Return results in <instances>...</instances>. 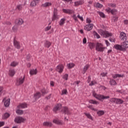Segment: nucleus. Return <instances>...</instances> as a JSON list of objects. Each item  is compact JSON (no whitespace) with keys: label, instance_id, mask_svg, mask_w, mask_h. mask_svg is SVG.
Listing matches in <instances>:
<instances>
[{"label":"nucleus","instance_id":"obj_61","mask_svg":"<svg viewBox=\"0 0 128 128\" xmlns=\"http://www.w3.org/2000/svg\"><path fill=\"white\" fill-rule=\"evenodd\" d=\"M77 17L78 18H79L80 20H82V22L84 20V18H82V16H80V14H78Z\"/></svg>","mask_w":128,"mask_h":128},{"label":"nucleus","instance_id":"obj_39","mask_svg":"<svg viewBox=\"0 0 128 128\" xmlns=\"http://www.w3.org/2000/svg\"><path fill=\"white\" fill-rule=\"evenodd\" d=\"M111 14L113 16H116L118 14V10L116 9H112L111 11Z\"/></svg>","mask_w":128,"mask_h":128},{"label":"nucleus","instance_id":"obj_32","mask_svg":"<svg viewBox=\"0 0 128 128\" xmlns=\"http://www.w3.org/2000/svg\"><path fill=\"white\" fill-rule=\"evenodd\" d=\"M10 66H13V68H14L16 66H18V62L14 61L10 64Z\"/></svg>","mask_w":128,"mask_h":128},{"label":"nucleus","instance_id":"obj_41","mask_svg":"<svg viewBox=\"0 0 128 128\" xmlns=\"http://www.w3.org/2000/svg\"><path fill=\"white\" fill-rule=\"evenodd\" d=\"M16 113L18 114L22 115L24 114V110L18 109L16 110Z\"/></svg>","mask_w":128,"mask_h":128},{"label":"nucleus","instance_id":"obj_37","mask_svg":"<svg viewBox=\"0 0 128 128\" xmlns=\"http://www.w3.org/2000/svg\"><path fill=\"white\" fill-rule=\"evenodd\" d=\"M90 104H100L98 101L94 100H89Z\"/></svg>","mask_w":128,"mask_h":128},{"label":"nucleus","instance_id":"obj_16","mask_svg":"<svg viewBox=\"0 0 128 128\" xmlns=\"http://www.w3.org/2000/svg\"><path fill=\"white\" fill-rule=\"evenodd\" d=\"M114 48L117 50H124L122 48V45H120L118 44H115L114 46Z\"/></svg>","mask_w":128,"mask_h":128},{"label":"nucleus","instance_id":"obj_9","mask_svg":"<svg viewBox=\"0 0 128 128\" xmlns=\"http://www.w3.org/2000/svg\"><path fill=\"white\" fill-rule=\"evenodd\" d=\"M61 112L63 114H72V112L70 111L68 107H64Z\"/></svg>","mask_w":128,"mask_h":128},{"label":"nucleus","instance_id":"obj_52","mask_svg":"<svg viewBox=\"0 0 128 128\" xmlns=\"http://www.w3.org/2000/svg\"><path fill=\"white\" fill-rule=\"evenodd\" d=\"M93 32H94V36H96L97 38H100V36L98 35V32H96V31H94Z\"/></svg>","mask_w":128,"mask_h":128},{"label":"nucleus","instance_id":"obj_58","mask_svg":"<svg viewBox=\"0 0 128 128\" xmlns=\"http://www.w3.org/2000/svg\"><path fill=\"white\" fill-rule=\"evenodd\" d=\"M2 90H4V88L0 86V96L2 94Z\"/></svg>","mask_w":128,"mask_h":128},{"label":"nucleus","instance_id":"obj_25","mask_svg":"<svg viewBox=\"0 0 128 128\" xmlns=\"http://www.w3.org/2000/svg\"><path fill=\"white\" fill-rule=\"evenodd\" d=\"M50 46H52V43L48 40H46L45 43H44V46H46V48H50Z\"/></svg>","mask_w":128,"mask_h":128},{"label":"nucleus","instance_id":"obj_5","mask_svg":"<svg viewBox=\"0 0 128 128\" xmlns=\"http://www.w3.org/2000/svg\"><path fill=\"white\" fill-rule=\"evenodd\" d=\"M24 78H26V76H24V77H20L18 78L16 80V86H20V84H22L23 82H24Z\"/></svg>","mask_w":128,"mask_h":128},{"label":"nucleus","instance_id":"obj_33","mask_svg":"<svg viewBox=\"0 0 128 128\" xmlns=\"http://www.w3.org/2000/svg\"><path fill=\"white\" fill-rule=\"evenodd\" d=\"M97 114L98 116H104V111L98 110L97 112Z\"/></svg>","mask_w":128,"mask_h":128},{"label":"nucleus","instance_id":"obj_29","mask_svg":"<svg viewBox=\"0 0 128 128\" xmlns=\"http://www.w3.org/2000/svg\"><path fill=\"white\" fill-rule=\"evenodd\" d=\"M124 101L120 98H117V102L116 104H124Z\"/></svg>","mask_w":128,"mask_h":128},{"label":"nucleus","instance_id":"obj_22","mask_svg":"<svg viewBox=\"0 0 128 128\" xmlns=\"http://www.w3.org/2000/svg\"><path fill=\"white\" fill-rule=\"evenodd\" d=\"M60 18V16L58 15V14H53V16L52 17V22H54L56 20H58Z\"/></svg>","mask_w":128,"mask_h":128},{"label":"nucleus","instance_id":"obj_15","mask_svg":"<svg viewBox=\"0 0 128 128\" xmlns=\"http://www.w3.org/2000/svg\"><path fill=\"white\" fill-rule=\"evenodd\" d=\"M62 108V104H57L53 108V112H56L58 110H60Z\"/></svg>","mask_w":128,"mask_h":128},{"label":"nucleus","instance_id":"obj_26","mask_svg":"<svg viewBox=\"0 0 128 128\" xmlns=\"http://www.w3.org/2000/svg\"><path fill=\"white\" fill-rule=\"evenodd\" d=\"M112 77L114 79L117 78H124V74H115L112 75Z\"/></svg>","mask_w":128,"mask_h":128},{"label":"nucleus","instance_id":"obj_4","mask_svg":"<svg viewBox=\"0 0 128 128\" xmlns=\"http://www.w3.org/2000/svg\"><path fill=\"white\" fill-rule=\"evenodd\" d=\"M26 120V119L22 116H16L15 118L14 122H16V124H22V122H24Z\"/></svg>","mask_w":128,"mask_h":128},{"label":"nucleus","instance_id":"obj_24","mask_svg":"<svg viewBox=\"0 0 128 128\" xmlns=\"http://www.w3.org/2000/svg\"><path fill=\"white\" fill-rule=\"evenodd\" d=\"M30 74L31 76H34V74H38V70L36 69H33L30 70Z\"/></svg>","mask_w":128,"mask_h":128},{"label":"nucleus","instance_id":"obj_64","mask_svg":"<svg viewBox=\"0 0 128 128\" xmlns=\"http://www.w3.org/2000/svg\"><path fill=\"white\" fill-rule=\"evenodd\" d=\"M124 24H128V20H126L124 21Z\"/></svg>","mask_w":128,"mask_h":128},{"label":"nucleus","instance_id":"obj_59","mask_svg":"<svg viewBox=\"0 0 128 128\" xmlns=\"http://www.w3.org/2000/svg\"><path fill=\"white\" fill-rule=\"evenodd\" d=\"M63 2H70V4H72V0H62Z\"/></svg>","mask_w":128,"mask_h":128},{"label":"nucleus","instance_id":"obj_46","mask_svg":"<svg viewBox=\"0 0 128 128\" xmlns=\"http://www.w3.org/2000/svg\"><path fill=\"white\" fill-rule=\"evenodd\" d=\"M108 6H111V8H116V4H108Z\"/></svg>","mask_w":128,"mask_h":128},{"label":"nucleus","instance_id":"obj_8","mask_svg":"<svg viewBox=\"0 0 128 128\" xmlns=\"http://www.w3.org/2000/svg\"><path fill=\"white\" fill-rule=\"evenodd\" d=\"M120 38L122 40L126 42L128 37H126V34L124 32H121L120 34Z\"/></svg>","mask_w":128,"mask_h":128},{"label":"nucleus","instance_id":"obj_28","mask_svg":"<svg viewBox=\"0 0 128 128\" xmlns=\"http://www.w3.org/2000/svg\"><path fill=\"white\" fill-rule=\"evenodd\" d=\"M117 100H118V98H113L110 99V102H112L114 104H116Z\"/></svg>","mask_w":128,"mask_h":128},{"label":"nucleus","instance_id":"obj_48","mask_svg":"<svg viewBox=\"0 0 128 128\" xmlns=\"http://www.w3.org/2000/svg\"><path fill=\"white\" fill-rule=\"evenodd\" d=\"M88 108H90V110H94V112H96L98 110L94 108L92 105L88 106Z\"/></svg>","mask_w":128,"mask_h":128},{"label":"nucleus","instance_id":"obj_19","mask_svg":"<svg viewBox=\"0 0 128 128\" xmlns=\"http://www.w3.org/2000/svg\"><path fill=\"white\" fill-rule=\"evenodd\" d=\"M52 6V2H46L42 4L41 6L42 8H48V6Z\"/></svg>","mask_w":128,"mask_h":128},{"label":"nucleus","instance_id":"obj_34","mask_svg":"<svg viewBox=\"0 0 128 128\" xmlns=\"http://www.w3.org/2000/svg\"><path fill=\"white\" fill-rule=\"evenodd\" d=\"M110 84L111 86H116V82L114 79H111L110 81Z\"/></svg>","mask_w":128,"mask_h":128},{"label":"nucleus","instance_id":"obj_14","mask_svg":"<svg viewBox=\"0 0 128 128\" xmlns=\"http://www.w3.org/2000/svg\"><path fill=\"white\" fill-rule=\"evenodd\" d=\"M121 46H122L124 50H126V48H128V42L124 41V42L121 44Z\"/></svg>","mask_w":128,"mask_h":128},{"label":"nucleus","instance_id":"obj_45","mask_svg":"<svg viewBox=\"0 0 128 128\" xmlns=\"http://www.w3.org/2000/svg\"><path fill=\"white\" fill-rule=\"evenodd\" d=\"M118 17L114 16L112 18V22H118Z\"/></svg>","mask_w":128,"mask_h":128},{"label":"nucleus","instance_id":"obj_55","mask_svg":"<svg viewBox=\"0 0 128 128\" xmlns=\"http://www.w3.org/2000/svg\"><path fill=\"white\" fill-rule=\"evenodd\" d=\"M72 18H73L74 20H76V22H78V17H76V14H74V16H72Z\"/></svg>","mask_w":128,"mask_h":128},{"label":"nucleus","instance_id":"obj_23","mask_svg":"<svg viewBox=\"0 0 128 128\" xmlns=\"http://www.w3.org/2000/svg\"><path fill=\"white\" fill-rule=\"evenodd\" d=\"M53 122H54V124H60V125H61V126H62V124H64L61 120H54Z\"/></svg>","mask_w":128,"mask_h":128},{"label":"nucleus","instance_id":"obj_40","mask_svg":"<svg viewBox=\"0 0 128 128\" xmlns=\"http://www.w3.org/2000/svg\"><path fill=\"white\" fill-rule=\"evenodd\" d=\"M67 66H68V68H69V70L70 68H74V64L70 63L68 64H67Z\"/></svg>","mask_w":128,"mask_h":128},{"label":"nucleus","instance_id":"obj_13","mask_svg":"<svg viewBox=\"0 0 128 128\" xmlns=\"http://www.w3.org/2000/svg\"><path fill=\"white\" fill-rule=\"evenodd\" d=\"M62 12L64 14H72L74 12L72 10L70 9H63Z\"/></svg>","mask_w":128,"mask_h":128},{"label":"nucleus","instance_id":"obj_11","mask_svg":"<svg viewBox=\"0 0 128 128\" xmlns=\"http://www.w3.org/2000/svg\"><path fill=\"white\" fill-rule=\"evenodd\" d=\"M15 24H18V26H22L24 24V20L22 18H19L15 20Z\"/></svg>","mask_w":128,"mask_h":128},{"label":"nucleus","instance_id":"obj_54","mask_svg":"<svg viewBox=\"0 0 128 128\" xmlns=\"http://www.w3.org/2000/svg\"><path fill=\"white\" fill-rule=\"evenodd\" d=\"M106 74H108V72H106V73L102 72L100 74V76H102V78H104V76H106Z\"/></svg>","mask_w":128,"mask_h":128},{"label":"nucleus","instance_id":"obj_2","mask_svg":"<svg viewBox=\"0 0 128 128\" xmlns=\"http://www.w3.org/2000/svg\"><path fill=\"white\" fill-rule=\"evenodd\" d=\"M105 49L106 47H104V45L102 44L97 42L96 44V52H102Z\"/></svg>","mask_w":128,"mask_h":128},{"label":"nucleus","instance_id":"obj_62","mask_svg":"<svg viewBox=\"0 0 128 128\" xmlns=\"http://www.w3.org/2000/svg\"><path fill=\"white\" fill-rule=\"evenodd\" d=\"M4 126V122H0V128Z\"/></svg>","mask_w":128,"mask_h":128},{"label":"nucleus","instance_id":"obj_43","mask_svg":"<svg viewBox=\"0 0 128 128\" xmlns=\"http://www.w3.org/2000/svg\"><path fill=\"white\" fill-rule=\"evenodd\" d=\"M88 46H89V47L90 48V50H92V48H94L96 45H94V43L90 42V43H89Z\"/></svg>","mask_w":128,"mask_h":128},{"label":"nucleus","instance_id":"obj_56","mask_svg":"<svg viewBox=\"0 0 128 128\" xmlns=\"http://www.w3.org/2000/svg\"><path fill=\"white\" fill-rule=\"evenodd\" d=\"M53 14H58V9L56 8H54Z\"/></svg>","mask_w":128,"mask_h":128},{"label":"nucleus","instance_id":"obj_27","mask_svg":"<svg viewBox=\"0 0 128 128\" xmlns=\"http://www.w3.org/2000/svg\"><path fill=\"white\" fill-rule=\"evenodd\" d=\"M16 74V72H14V70H9V75L10 76H14Z\"/></svg>","mask_w":128,"mask_h":128},{"label":"nucleus","instance_id":"obj_3","mask_svg":"<svg viewBox=\"0 0 128 128\" xmlns=\"http://www.w3.org/2000/svg\"><path fill=\"white\" fill-rule=\"evenodd\" d=\"M100 33L101 36H102L104 38H110V36H112V34L109 32L108 31L100 30Z\"/></svg>","mask_w":128,"mask_h":128},{"label":"nucleus","instance_id":"obj_60","mask_svg":"<svg viewBox=\"0 0 128 128\" xmlns=\"http://www.w3.org/2000/svg\"><path fill=\"white\" fill-rule=\"evenodd\" d=\"M52 98V94H50L48 96L45 97V100H50Z\"/></svg>","mask_w":128,"mask_h":128},{"label":"nucleus","instance_id":"obj_1","mask_svg":"<svg viewBox=\"0 0 128 128\" xmlns=\"http://www.w3.org/2000/svg\"><path fill=\"white\" fill-rule=\"evenodd\" d=\"M92 96H94V98H96L98 100H100V102H104V100L110 98V96H104L100 94H98L94 91L92 92Z\"/></svg>","mask_w":128,"mask_h":128},{"label":"nucleus","instance_id":"obj_35","mask_svg":"<svg viewBox=\"0 0 128 128\" xmlns=\"http://www.w3.org/2000/svg\"><path fill=\"white\" fill-rule=\"evenodd\" d=\"M66 22V18H63L61 19L60 21L59 24L60 26H64V22Z\"/></svg>","mask_w":128,"mask_h":128},{"label":"nucleus","instance_id":"obj_53","mask_svg":"<svg viewBox=\"0 0 128 128\" xmlns=\"http://www.w3.org/2000/svg\"><path fill=\"white\" fill-rule=\"evenodd\" d=\"M106 11L108 13V14H112V9L110 8H108V9H106Z\"/></svg>","mask_w":128,"mask_h":128},{"label":"nucleus","instance_id":"obj_12","mask_svg":"<svg viewBox=\"0 0 128 128\" xmlns=\"http://www.w3.org/2000/svg\"><path fill=\"white\" fill-rule=\"evenodd\" d=\"M64 68V65H62V64H60L57 66L56 70L57 72L61 74V72H63Z\"/></svg>","mask_w":128,"mask_h":128},{"label":"nucleus","instance_id":"obj_63","mask_svg":"<svg viewBox=\"0 0 128 128\" xmlns=\"http://www.w3.org/2000/svg\"><path fill=\"white\" fill-rule=\"evenodd\" d=\"M83 44H86V38H84L82 41Z\"/></svg>","mask_w":128,"mask_h":128},{"label":"nucleus","instance_id":"obj_51","mask_svg":"<svg viewBox=\"0 0 128 128\" xmlns=\"http://www.w3.org/2000/svg\"><path fill=\"white\" fill-rule=\"evenodd\" d=\"M63 78L65 80H68V74H65Z\"/></svg>","mask_w":128,"mask_h":128},{"label":"nucleus","instance_id":"obj_36","mask_svg":"<svg viewBox=\"0 0 128 128\" xmlns=\"http://www.w3.org/2000/svg\"><path fill=\"white\" fill-rule=\"evenodd\" d=\"M41 92L42 94V96H44V94H48V91H46V89L43 88L41 90Z\"/></svg>","mask_w":128,"mask_h":128},{"label":"nucleus","instance_id":"obj_30","mask_svg":"<svg viewBox=\"0 0 128 128\" xmlns=\"http://www.w3.org/2000/svg\"><path fill=\"white\" fill-rule=\"evenodd\" d=\"M34 96L36 98H40L42 96V94L40 92H38L34 94Z\"/></svg>","mask_w":128,"mask_h":128},{"label":"nucleus","instance_id":"obj_17","mask_svg":"<svg viewBox=\"0 0 128 128\" xmlns=\"http://www.w3.org/2000/svg\"><path fill=\"white\" fill-rule=\"evenodd\" d=\"M17 108H28V104L26 103L20 104Z\"/></svg>","mask_w":128,"mask_h":128},{"label":"nucleus","instance_id":"obj_10","mask_svg":"<svg viewBox=\"0 0 128 128\" xmlns=\"http://www.w3.org/2000/svg\"><path fill=\"white\" fill-rule=\"evenodd\" d=\"M94 24H87L84 26V30H87L88 32H90V30H92Z\"/></svg>","mask_w":128,"mask_h":128},{"label":"nucleus","instance_id":"obj_47","mask_svg":"<svg viewBox=\"0 0 128 128\" xmlns=\"http://www.w3.org/2000/svg\"><path fill=\"white\" fill-rule=\"evenodd\" d=\"M88 68H90V66L88 65H86L84 66V74L86 72V70H88Z\"/></svg>","mask_w":128,"mask_h":128},{"label":"nucleus","instance_id":"obj_21","mask_svg":"<svg viewBox=\"0 0 128 128\" xmlns=\"http://www.w3.org/2000/svg\"><path fill=\"white\" fill-rule=\"evenodd\" d=\"M84 0H80V1L75 2H74V6H80L82 4H84Z\"/></svg>","mask_w":128,"mask_h":128},{"label":"nucleus","instance_id":"obj_20","mask_svg":"<svg viewBox=\"0 0 128 128\" xmlns=\"http://www.w3.org/2000/svg\"><path fill=\"white\" fill-rule=\"evenodd\" d=\"M10 116V114L8 112H6L2 116V118L3 120H7Z\"/></svg>","mask_w":128,"mask_h":128},{"label":"nucleus","instance_id":"obj_6","mask_svg":"<svg viewBox=\"0 0 128 128\" xmlns=\"http://www.w3.org/2000/svg\"><path fill=\"white\" fill-rule=\"evenodd\" d=\"M2 102L6 108H8V106H10V98L6 99V98H4L3 99Z\"/></svg>","mask_w":128,"mask_h":128},{"label":"nucleus","instance_id":"obj_44","mask_svg":"<svg viewBox=\"0 0 128 128\" xmlns=\"http://www.w3.org/2000/svg\"><path fill=\"white\" fill-rule=\"evenodd\" d=\"M61 94H62V96L64 94H68V90H66V89L62 90Z\"/></svg>","mask_w":128,"mask_h":128},{"label":"nucleus","instance_id":"obj_50","mask_svg":"<svg viewBox=\"0 0 128 128\" xmlns=\"http://www.w3.org/2000/svg\"><path fill=\"white\" fill-rule=\"evenodd\" d=\"M16 8L18 10H22V6L21 4L18 5L16 6Z\"/></svg>","mask_w":128,"mask_h":128},{"label":"nucleus","instance_id":"obj_18","mask_svg":"<svg viewBox=\"0 0 128 128\" xmlns=\"http://www.w3.org/2000/svg\"><path fill=\"white\" fill-rule=\"evenodd\" d=\"M44 126H48L50 128L52 126V123L48 122H45L43 123Z\"/></svg>","mask_w":128,"mask_h":128},{"label":"nucleus","instance_id":"obj_49","mask_svg":"<svg viewBox=\"0 0 128 128\" xmlns=\"http://www.w3.org/2000/svg\"><path fill=\"white\" fill-rule=\"evenodd\" d=\"M98 14L101 16V18H106L104 14L102 12H98Z\"/></svg>","mask_w":128,"mask_h":128},{"label":"nucleus","instance_id":"obj_42","mask_svg":"<svg viewBox=\"0 0 128 128\" xmlns=\"http://www.w3.org/2000/svg\"><path fill=\"white\" fill-rule=\"evenodd\" d=\"M36 4H38V2H36L35 0H33L30 4V6H36Z\"/></svg>","mask_w":128,"mask_h":128},{"label":"nucleus","instance_id":"obj_31","mask_svg":"<svg viewBox=\"0 0 128 128\" xmlns=\"http://www.w3.org/2000/svg\"><path fill=\"white\" fill-rule=\"evenodd\" d=\"M94 6L95 8H102L103 6L102 4H100L99 2H97L94 4Z\"/></svg>","mask_w":128,"mask_h":128},{"label":"nucleus","instance_id":"obj_7","mask_svg":"<svg viewBox=\"0 0 128 128\" xmlns=\"http://www.w3.org/2000/svg\"><path fill=\"white\" fill-rule=\"evenodd\" d=\"M14 46L16 48L20 50V42L16 40V38L14 39Z\"/></svg>","mask_w":128,"mask_h":128},{"label":"nucleus","instance_id":"obj_38","mask_svg":"<svg viewBox=\"0 0 128 128\" xmlns=\"http://www.w3.org/2000/svg\"><path fill=\"white\" fill-rule=\"evenodd\" d=\"M84 114H85V116H87L88 118L91 120H94V119L92 118V115H90V114L88 113H84Z\"/></svg>","mask_w":128,"mask_h":128},{"label":"nucleus","instance_id":"obj_57","mask_svg":"<svg viewBox=\"0 0 128 128\" xmlns=\"http://www.w3.org/2000/svg\"><path fill=\"white\" fill-rule=\"evenodd\" d=\"M52 28V26H48L45 28L46 32H48V30H50Z\"/></svg>","mask_w":128,"mask_h":128}]
</instances>
